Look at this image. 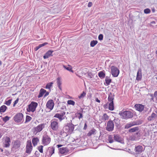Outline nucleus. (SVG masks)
Here are the masks:
<instances>
[{
  "label": "nucleus",
  "mask_w": 157,
  "mask_h": 157,
  "mask_svg": "<svg viewBox=\"0 0 157 157\" xmlns=\"http://www.w3.org/2000/svg\"><path fill=\"white\" fill-rule=\"evenodd\" d=\"M119 115H120L121 118L124 119H128L132 118L133 116V113L130 111H126L123 112H120Z\"/></svg>",
  "instance_id": "obj_1"
},
{
  "label": "nucleus",
  "mask_w": 157,
  "mask_h": 157,
  "mask_svg": "<svg viewBox=\"0 0 157 157\" xmlns=\"http://www.w3.org/2000/svg\"><path fill=\"white\" fill-rule=\"evenodd\" d=\"M46 124L42 123L38 125L37 126L34 127L33 129V131L35 135L38 132H40L45 127Z\"/></svg>",
  "instance_id": "obj_2"
},
{
  "label": "nucleus",
  "mask_w": 157,
  "mask_h": 157,
  "mask_svg": "<svg viewBox=\"0 0 157 157\" xmlns=\"http://www.w3.org/2000/svg\"><path fill=\"white\" fill-rule=\"evenodd\" d=\"M58 120L57 119H54L51 121L50 126L51 128L54 131H56L59 128V124L57 121Z\"/></svg>",
  "instance_id": "obj_3"
},
{
  "label": "nucleus",
  "mask_w": 157,
  "mask_h": 157,
  "mask_svg": "<svg viewBox=\"0 0 157 157\" xmlns=\"http://www.w3.org/2000/svg\"><path fill=\"white\" fill-rule=\"evenodd\" d=\"M37 105L38 104L36 102L34 101L32 102L29 105L28 108L27 109V111L34 112L35 111Z\"/></svg>",
  "instance_id": "obj_4"
},
{
  "label": "nucleus",
  "mask_w": 157,
  "mask_h": 157,
  "mask_svg": "<svg viewBox=\"0 0 157 157\" xmlns=\"http://www.w3.org/2000/svg\"><path fill=\"white\" fill-rule=\"evenodd\" d=\"M42 144L44 146L48 145L51 141L50 138L47 134H44L43 136Z\"/></svg>",
  "instance_id": "obj_5"
},
{
  "label": "nucleus",
  "mask_w": 157,
  "mask_h": 157,
  "mask_svg": "<svg viewBox=\"0 0 157 157\" xmlns=\"http://www.w3.org/2000/svg\"><path fill=\"white\" fill-rule=\"evenodd\" d=\"M114 128V124L113 121L109 120L107 124L106 130L109 132L112 131Z\"/></svg>",
  "instance_id": "obj_6"
},
{
  "label": "nucleus",
  "mask_w": 157,
  "mask_h": 157,
  "mask_svg": "<svg viewBox=\"0 0 157 157\" xmlns=\"http://www.w3.org/2000/svg\"><path fill=\"white\" fill-rule=\"evenodd\" d=\"M111 74L114 77H117L119 74V71L117 67L112 66L111 67Z\"/></svg>",
  "instance_id": "obj_7"
},
{
  "label": "nucleus",
  "mask_w": 157,
  "mask_h": 157,
  "mask_svg": "<svg viewBox=\"0 0 157 157\" xmlns=\"http://www.w3.org/2000/svg\"><path fill=\"white\" fill-rule=\"evenodd\" d=\"M23 115L22 113H18L16 114L14 117V120L17 122H22Z\"/></svg>",
  "instance_id": "obj_8"
},
{
  "label": "nucleus",
  "mask_w": 157,
  "mask_h": 157,
  "mask_svg": "<svg viewBox=\"0 0 157 157\" xmlns=\"http://www.w3.org/2000/svg\"><path fill=\"white\" fill-rule=\"evenodd\" d=\"M26 152L29 154L31 153L33 149V146L32 145L31 142L30 141H28L27 142L26 146Z\"/></svg>",
  "instance_id": "obj_9"
},
{
  "label": "nucleus",
  "mask_w": 157,
  "mask_h": 157,
  "mask_svg": "<svg viewBox=\"0 0 157 157\" xmlns=\"http://www.w3.org/2000/svg\"><path fill=\"white\" fill-rule=\"evenodd\" d=\"M54 105V103L53 100H50L47 102L46 104V107L50 109V110L52 109Z\"/></svg>",
  "instance_id": "obj_10"
},
{
  "label": "nucleus",
  "mask_w": 157,
  "mask_h": 157,
  "mask_svg": "<svg viewBox=\"0 0 157 157\" xmlns=\"http://www.w3.org/2000/svg\"><path fill=\"white\" fill-rule=\"evenodd\" d=\"M55 149L53 147H48L47 150L46 152V155H49L50 157L54 153Z\"/></svg>",
  "instance_id": "obj_11"
},
{
  "label": "nucleus",
  "mask_w": 157,
  "mask_h": 157,
  "mask_svg": "<svg viewBox=\"0 0 157 157\" xmlns=\"http://www.w3.org/2000/svg\"><path fill=\"white\" fill-rule=\"evenodd\" d=\"M66 128H68L67 131L70 133H72L74 129V125L71 123H70L67 124Z\"/></svg>",
  "instance_id": "obj_12"
},
{
  "label": "nucleus",
  "mask_w": 157,
  "mask_h": 157,
  "mask_svg": "<svg viewBox=\"0 0 157 157\" xmlns=\"http://www.w3.org/2000/svg\"><path fill=\"white\" fill-rule=\"evenodd\" d=\"M10 140V138L8 137H6L3 140V144L5 147H9Z\"/></svg>",
  "instance_id": "obj_13"
},
{
  "label": "nucleus",
  "mask_w": 157,
  "mask_h": 157,
  "mask_svg": "<svg viewBox=\"0 0 157 157\" xmlns=\"http://www.w3.org/2000/svg\"><path fill=\"white\" fill-rule=\"evenodd\" d=\"M134 107L137 110L140 112L143 110L144 108V105L140 104H136L135 105Z\"/></svg>",
  "instance_id": "obj_14"
},
{
  "label": "nucleus",
  "mask_w": 157,
  "mask_h": 157,
  "mask_svg": "<svg viewBox=\"0 0 157 157\" xmlns=\"http://www.w3.org/2000/svg\"><path fill=\"white\" fill-rule=\"evenodd\" d=\"M114 140L117 142L121 144H124V143L122 138L120 136L117 134L114 135Z\"/></svg>",
  "instance_id": "obj_15"
},
{
  "label": "nucleus",
  "mask_w": 157,
  "mask_h": 157,
  "mask_svg": "<svg viewBox=\"0 0 157 157\" xmlns=\"http://www.w3.org/2000/svg\"><path fill=\"white\" fill-rule=\"evenodd\" d=\"M142 70L139 68L137 73L136 80L138 81L140 80L142 78Z\"/></svg>",
  "instance_id": "obj_16"
},
{
  "label": "nucleus",
  "mask_w": 157,
  "mask_h": 157,
  "mask_svg": "<svg viewBox=\"0 0 157 157\" xmlns=\"http://www.w3.org/2000/svg\"><path fill=\"white\" fill-rule=\"evenodd\" d=\"M136 122H133L132 123H127L125 125L124 127L125 129H128L131 127L135 125H137L139 124Z\"/></svg>",
  "instance_id": "obj_17"
},
{
  "label": "nucleus",
  "mask_w": 157,
  "mask_h": 157,
  "mask_svg": "<svg viewBox=\"0 0 157 157\" xmlns=\"http://www.w3.org/2000/svg\"><path fill=\"white\" fill-rule=\"evenodd\" d=\"M143 149L142 146L139 145L135 147L134 150L136 152L139 154L141 153Z\"/></svg>",
  "instance_id": "obj_18"
},
{
  "label": "nucleus",
  "mask_w": 157,
  "mask_h": 157,
  "mask_svg": "<svg viewBox=\"0 0 157 157\" xmlns=\"http://www.w3.org/2000/svg\"><path fill=\"white\" fill-rule=\"evenodd\" d=\"M53 52V51L48 50L43 56V58L44 59H47L51 56H52V53Z\"/></svg>",
  "instance_id": "obj_19"
},
{
  "label": "nucleus",
  "mask_w": 157,
  "mask_h": 157,
  "mask_svg": "<svg viewBox=\"0 0 157 157\" xmlns=\"http://www.w3.org/2000/svg\"><path fill=\"white\" fill-rule=\"evenodd\" d=\"M157 117V115L154 113H153L151 115L148 117V120L151 121L154 120Z\"/></svg>",
  "instance_id": "obj_20"
},
{
  "label": "nucleus",
  "mask_w": 157,
  "mask_h": 157,
  "mask_svg": "<svg viewBox=\"0 0 157 157\" xmlns=\"http://www.w3.org/2000/svg\"><path fill=\"white\" fill-rule=\"evenodd\" d=\"M20 142L18 140H16L14 142L13 148L15 149H17L20 147Z\"/></svg>",
  "instance_id": "obj_21"
},
{
  "label": "nucleus",
  "mask_w": 157,
  "mask_h": 157,
  "mask_svg": "<svg viewBox=\"0 0 157 157\" xmlns=\"http://www.w3.org/2000/svg\"><path fill=\"white\" fill-rule=\"evenodd\" d=\"M46 92V90L43 88L41 89L39 91V94L38 96V98H40L42 97Z\"/></svg>",
  "instance_id": "obj_22"
},
{
  "label": "nucleus",
  "mask_w": 157,
  "mask_h": 157,
  "mask_svg": "<svg viewBox=\"0 0 157 157\" xmlns=\"http://www.w3.org/2000/svg\"><path fill=\"white\" fill-rule=\"evenodd\" d=\"M113 122L117 128H119L121 127V125L120 124L119 121L118 119L114 120Z\"/></svg>",
  "instance_id": "obj_23"
},
{
  "label": "nucleus",
  "mask_w": 157,
  "mask_h": 157,
  "mask_svg": "<svg viewBox=\"0 0 157 157\" xmlns=\"http://www.w3.org/2000/svg\"><path fill=\"white\" fill-rule=\"evenodd\" d=\"M114 99V94H112L111 93H110L109 94L108 98V100L110 102H113V100Z\"/></svg>",
  "instance_id": "obj_24"
},
{
  "label": "nucleus",
  "mask_w": 157,
  "mask_h": 157,
  "mask_svg": "<svg viewBox=\"0 0 157 157\" xmlns=\"http://www.w3.org/2000/svg\"><path fill=\"white\" fill-rule=\"evenodd\" d=\"M59 152L62 154L66 153L67 152V149L66 147H62L59 149Z\"/></svg>",
  "instance_id": "obj_25"
},
{
  "label": "nucleus",
  "mask_w": 157,
  "mask_h": 157,
  "mask_svg": "<svg viewBox=\"0 0 157 157\" xmlns=\"http://www.w3.org/2000/svg\"><path fill=\"white\" fill-rule=\"evenodd\" d=\"M39 141V139L38 138H33L32 140V143L34 146L36 145Z\"/></svg>",
  "instance_id": "obj_26"
},
{
  "label": "nucleus",
  "mask_w": 157,
  "mask_h": 157,
  "mask_svg": "<svg viewBox=\"0 0 157 157\" xmlns=\"http://www.w3.org/2000/svg\"><path fill=\"white\" fill-rule=\"evenodd\" d=\"M57 83L59 89L61 90V78L60 77H58L57 78Z\"/></svg>",
  "instance_id": "obj_27"
},
{
  "label": "nucleus",
  "mask_w": 157,
  "mask_h": 157,
  "mask_svg": "<svg viewBox=\"0 0 157 157\" xmlns=\"http://www.w3.org/2000/svg\"><path fill=\"white\" fill-rule=\"evenodd\" d=\"M48 44V43L47 42L44 43L42 44H39L38 46L36 47L35 48L34 50L35 51H36L38 50L40 48H41V47L46 45Z\"/></svg>",
  "instance_id": "obj_28"
},
{
  "label": "nucleus",
  "mask_w": 157,
  "mask_h": 157,
  "mask_svg": "<svg viewBox=\"0 0 157 157\" xmlns=\"http://www.w3.org/2000/svg\"><path fill=\"white\" fill-rule=\"evenodd\" d=\"M7 108L5 105H3L0 107V112L1 113L4 112Z\"/></svg>",
  "instance_id": "obj_29"
},
{
  "label": "nucleus",
  "mask_w": 157,
  "mask_h": 157,
  "mask_svg": "<svg viewBox=\"0 0 157 157\" xmlns=\"http://www.w3.org/2000/svg\"><path fill=\"white\" fill-rule=\"evenodd\" d=\"M105 83L106 86H108L111 82V80L108 76H106L105 78Z\"/></svg>",
  "instance_id": "obj_30"
},
{
  "label": "nucleus",
  "mask_w": 157,
  "mask_h": 157,
  "mask_svg": "<svg viewBox=\"0 0 157 157\" xmlns=\"http://www.w3.org/2000/svg\"><path fill=\"white\" fill-rule=\"evenodd\" d=\"M53 84V82H49L47 84L45 87V88L49 89L50 90V88L52 86V85Z\"/></svg>",
  "instance_id": "obj_31"
},
{
  "label": "nucleus",
  "mask_w": 157,
  "mask_h": 157,
  "mask_svg": "<svg viewBox=\"0 0 157 157\" xmlns=\"http://www.w3.org/2000/svg\"><path fill=\"white\" fill-rule=\"evenodd\" d=\"M114 109L113 102H110L109 104V109L111 111L113 110Z\"/></svg>",
  "instance_id": "obj_32"
},
{
  "label": "nucleus",
  "mask_w": 157,
  "mask_h": 157,
  "mask_svg": "<svg viewBox=\"0 0 157 157\" xmlns=\"http://www.w3.org/2000/svg\"><path fill=\"white\" fill-rule=\"evenodd\" d=\"M139 130V128L138 127H134L130 129L128 132H129L132 133L136 132Z\"/></svg>",
  "instance_id": "obj_33"
},
{
  "label": "nucleus",
  "mask_w": 157,
  "mask_h": 157,
  "mask_svg": "<svg viewBox=\"0 0 157 157\" xmlns=\"http://www.w3.org/2000/svg\"><path fill=\"white\" fill-rule=\"evenodd\" d=\"M63 67L66 70L72 72H73V71L72 70V68L71 66L68 65L67 66H63Z\"/></svg>",
  "instance_id": "obj_34"
},
{
  "label": "nucleus",
  "mask_w": 157,
  "mask_h": 157,
  "mask_svg": "<svg viewBox=\"0 0 157 157\" xmlns=\"http://www.w3.org/2000/svg\"><path fill=\"white\" fill-rule=\"evenodd\" d=\"M54 117L58 118L60 121H61L64 118H62L61 116L59 113L56 114L54 115Z\"/></svg>",
  "instance_id": "obj_35"
},
{
  "label": "nucleus",
  "mask_w": 157,
  "mask_h": 157,
  "mask_svg": "<svg viewBox=\"0 0 157 157\" xmlns=\"http://www.w3.org/2000/svg\"><path fill=\"white\" fill-rule=\"evenodd\" d=\"M96 131V130L94 129H93L90 130L88 134V136H90L94 134V133Z\"/></svg>",
  "instance_id": "obj_36"
},
{
  "label": "nucleus",
  "mask_w": 157,
  "mask_h": 157,
  "mask_svg": "<svg viewBox=\"0 0 157 157\" xmlns=\"http://www.w3.org/2000/svg\"><path fill=\"white\" fill-rule=\"evenodd\" d=\"M98 76L101 78H103L105 77V74L102 71H100L98 74Z\"/></svg>",
  "instance_id": "obj_37"
},
{
  "label": "nucleus",
  "mask_w": 157,
  "mask_h": 157,
  "mask_svg": "<svg viewBox=\"0 0 157 157\" xmlns=\"http://www.w3.org/2000/svg\"><path fill=\"white\" fill-rule=\"evenodd\" d=\"M98 41L97 40H93L90 43V45L91 47H94L98 43Z\"/></svg>",
  "instance_id": "obj_38"
},
{
  "label": "nucleus",
  "mask_w": 157,
  "mask_h": 157,
  "mask_svg": "<svg viewBox=\"0 0 157 157\" xmlns=\"http://www.w3.org/2000/svg\"><path fill=\"white\" fill-rule=\"evenodd\" d=\"M109 117L106 113H104L102 117V119L104 121H106L109 119Z\"/></svg>",
  "instance_id": "obj_39"
},
{
  "label": "nucleus",
  "mask_w": 157,
  "mask_h": 157,
  "mask_svg": "<svg viewBox=\"0 0 157 157\" xmlns=\"http://www.w3.org/2000/svg\"><path fill=\"white\" fill-rule=\"evenodd\" d=\"M43 146L42 145H40L37 147V149L41 153H43Z\"/></svg>",
  "instance_id": "obj_40"
},
{
  "label": "nucleus",
  "mask_w": 157,
  "mask_h": 157,
  "mask_svg": "<svg viewBox=\"0 0 157 157\" xmlns=\"http://www.w3.org/2000/svg\"><path fill=\"white\" fill-rule=\"evenodd\" d=\"M67 104L68 105H72L73 106L75 105V103L74 101L71 100H69L67 102Z\"/></svg>",
  "instance_id": "obj_41"
},
{
  "label": "nucleus",
  "mask_w": 157,
  "mask_h": 157,
  "mask_svg": "<svg viewBox=\"0 0 157 157\" xmlns=\"http://www.w3.org/2000/svg\"><path fill=\"white\" fill-rule=\"evenodd\" d=\"M32 119V118L30 116L27 115L26 117L25 123L30 121Z\"/></svg>",
  "instance_id": "obj_42"
},
{
  "label": "nucleus",
  "mask_w": 157,
  "mask_h": 157,
  "mask_svg": "<svg viewBox=\"0 0 157 157\" xmlns=\"http://www.w3.org/2000/svg\"><path fill=\"white\" fill-rule=\"evenodd\" d=\"M108 140L109 141V142L110 143H112L114 141L113 140V139L111 135H109L108 136Z\"/></svg>",
  "instance_id": "obj_43"
},
{
  "label": "nucleus",
  "mask_w": 157,
  "mask_h": 157,
  "mask_svg": "<svg viewBox=\"0 0 157 157\" xmlns=\"http://www.w3.org/2000/svg\"><path fill=\"white\" fill-rule=\"evenodd\" d=\"M154 102L157 103V91H155L154 93Z\"/></svg>",
  "instance_id": "obj_44"
},
{
  "label": "nucleus",
  "mask_w": 157,
  "mask_h": 157,
  "mask_svg": "<svg viewBox=\"0 0 157 157\" xmlns=\"http://www.w3.org/2000/svg\"><path fill=\"white\" fill-rule=\"evenodd\" d=\"M12 99H10L7 101H6L5 104L7 105H10L11 103Z\"/></svg>",
  "instance_id": "obj_45"
},
{
  "label": "nucleus",
  "mask_w": 157,
  "mask_h": 157,
  "mask_svg": "<svg viewBox=\"0 0 157 157\" xmlns=\"http://www.w3.org/2000/svg\"><path fill=\"white\" fill-rule=\"evenodd\" d=\"M10 119V117L8 116H6L5 117L2 118L3 121L5 122H6L7 121H8Z\"/></svg>",
  "instance_id": "obj_46"
},
{
  "label": "nucleus",
  "mask_w": 157,
  "mask_h": 157,
  "mask_svg": "<svg viewBox=\"0 0 157 157\" xmlns=\"http://www.w3.org/2000/svg\"><path fill=\"white\" fill-rule=\"evenodd\" d=\"M144 12L145 13L148 14L151 12V10L149 9H146L144 10Z\"/></svg>",
  "instance_id": "obj_47"
},
{
  "label": "nucleus",
  "mask_w": 157,
  "mask_h": 157,
  "mask_svg": "<svg viewBox=\"0 0 157 157\" xmlns=\"http://www.w3.org/2000/svg\"><path fill=\"white\" fill-rule=\"evenodd\" d=\"M86 93L84 92H83L79 96V98L80 99L83 98L86 95Z\"/></svg>",
  "instance_id": "obj_48"
},
{
  "label": "nucleus",
  "mask_w": 157,
  "mask_h": 157,
  "mask_svg": "<svg viewBox=\"0 0 157 157\" xmlns=\"http://www.w3.org/2000/svg\"><path fill=\"white\" fill-rule=\"evenodd\" d=\"M149 95L150 97H151V101H154V94L153 95V94H149Z\"/></svg>",
  "instance_id": "obj_49"
},
{
  "label": "nucleus",
  "mask_w": 157,
  "mask_h": 157,
  "mask_svg": "<svg viewBox=\"0 0 157 157\" xmlns=\"http://www.w3.org/2000/svg\"><path fill=\"white\" fill-rule=\"evenodd\" d=\"M88 77L90 78H92L93 77V75L91 72L88 73Z\"/></svg>",
  "instance_id": "obj_50"
},
{
  "label": "nucleus",
  "mask_w": 157,
  "mask_h": 157,
  "mask_svg": "<svg viewBox=\"0 0 157 157\" xmlns=\"http://www.w3.org/2000/svg\"><path fill=\"white\" fill-rule=\"evenodd\" d=\"M103 35L102 34H100L98 37V39L99 40H103Z\"/></svg>",
  "instance_id": "obj_51"
},
{
  "label": "nucleus",
  "mask_w": 157,
  "mask_h": 157,
  "mask_svg": "<svg viewBox=\"0 0 157 157\" xmlns=\"http://www.w3.org/2000/svg\"><path fill=\"white\" fill-rule=\"evenodd\" d=\"M78 115H79V116H78V117L79 119H80L81 118H82V113H78Z\"/></svg>",
  "instance_id": "obj_52"
},
{
  "label": "nucleus",
  "mask_w": 157,
  "mask_h": 157,
  "mask_svg": "<svg viewBox=\"0 0 157 157\" xmlns=\"http://www.w3.org/2000/svg\"><path fill=\"white\" fill-rule=\"evenodd\" d=\"M19 99L17 98L14 102V104L13 105V106L14 107L15 105L18 102Z\"/></svg>",
  "instance_id": "obj_53"
},
{
  "label": "nucleus",
  "mask_w": 157,
  "mask_h": 157,
  "mask_svg": "<svg viewBox=\"0 0 157 157\" xmlns=\"http://www.w3.org/2000/svg\"><path fill=\"white\" fill-rule=\"evenodd\" d=\"M65 114V112H63L62 113H61L59 114L61 116L62 118H64V116Z\"/></svg>",
  "instance_id": "obj_54"
},
{
  "label": "nucleus",
  "mask_w": 157,
  "mask_h": 157,
  "mask_svg": "<svg viewBox=\"0 0 157 157\" xmlns=\"http://www.w3.org/2000/svg\"><path fill=\"white\" fill-rule=\"evenodd\" d=\"M155 24V21L151 22L150 23V25L152 26H154V25Z\"/></svg>",
  "instance_id": "obj_55"
},
{
  "label": "nucleus",
  "mask_w": 157,
  "mask_h": 157,
  "mask_svg": "<svg viewBox=\"0 0 157 157\" xmlns=\"http://www.w3.org/2000/svg\"><path fill=\"white\" fill-rule=\"evenodd\" d=\"M92 3L91 2H89L88 4V7H90L92 6Z\"/></svg>",
  "instance_id": "obj_56"
},
{
  "label": "nucleus",
  "mask_w": 157,
  "mask_h": 157,
  "mask_svg": "<svg viewBox=\"0 0 157 157\" xmlns=\"http://www.w3.org/2000/svg\"><path fill=\"white\" fill-rule=\"evenodd\" d=\"M135 136L137 135V137H140L141 136V134L140 133H139V132H136L135 134Z\"/></svg>",
  "instance_id": "obj_57"
},
{
  "label": "nucleus",
  "mask_w": 157,
  "mask_h": 157,
  "mask_svg": "<svg viewBox=\"0 0 157 157\" xmlns=\"http://www.w3.org/2000/svg\"><path fill=\"white\" fill-rule=\"evenodd\" d=\"M45 95H44V97H46V96H48V95L49 94V92H46L45 93Z\"/></svg>",
  "instance_id": "obj_58"
},
{
  "label": "nucleus",
  "mask_w": 157,
  "mask_h": 157,
  "mask_svg": "<svg viewBox=\"0 0 157 157\" xmlns=\"http://www.w3.org/2000/svg\"><path fill=\"white\" fill-rule=\"evenodd\" d=\"M153 79L155 82H157V78L156 77H154Z\"/></svg>",
  "instance_id": "obj_59"
},
{
  "label": "nucleus",
  "mask_w": 157,
  "mask_h": 157,
  "mask_svg": "<svg viewBox=\"0 0 157 157\" xmlns=\"http://www.w3.org/2000/svg\"><path fill=\"white\" fill-rule=\"evenodd\" d=\"M87 128V125L86 124V123H85L84 125V127L83 128V129L85 130H86Z\"/></svg>",
  "instance_id": "obj_60"
},
{
  "label": "nucleus",
  "mask_w": 157,
  "mask_h": 157,
  "mask_svg": "<svg viewBox=\"0 0 157 157\" xmlns=\"http://www.w3.org/2000/svg\"><path fill=\"white\" fill-rule=\"evenodd\" d=\"M96 101L98 103H100V100H99L97 98H96Z\"/></svg>",
  "instance_id": "obj_61"
},
{
  "label": "nucleus",
  "mask_w": 157,
  "mask_h": 157,
  "mask_svg": "<svg viewBox=\"0 0 157 157\" xmlns=\"http://www.w3.org/2000/svg\"><path fill=\"white\" fill-rule=\"evenodd\" d=\"M64 129H66V131L67 132H68V131L67 130H68V128H66V126H65L64 127Z\"/></svg>",
  "instance_id": "obj_62"
},
{
  "label": "nucleus",
  "mask_w": 157,
  "mask_h": 157,
  "mask_svg": "<svg viewBox=\"0 0 157 157\" xmlns=\"http://www.w3.org/2000/svg\"><path fill=\"white\" fill-rule=\"evenodd\" d=\"M62 146V145H61V144H58V145H57V147H58V148H59V147H61Z\"/></svg>",
  "instance_id": "obj_63"
},
{
  "label": "nucleus",
  "mask_w": 157,
  "mask_h": 157,
  "mask_svg": "<svg viewBox=\"0 0 157 157\" xmlns=\"http://www.w3.org/2000/svg\"><path fill=\"white\" fill-rule=\"evenodd\" d=\"M38 153V151H36L35 152V154L36 155L37 154V155Z\"/></svg>",
  "instance_id": "obj_64"
}]
</instances>
